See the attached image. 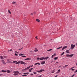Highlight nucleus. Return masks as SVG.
I'll return each instance as SVG.
<instances>
[{"instance_id":"obj_1","label":"nucleus","mask_w":77,"mask_h":77,"mask_svg":"<svg viewBox=\"0 0 77 77\" xmlns=\"http://www.w3.org/2000/svg\"><path fill=\"white\" fill-rule=\"evenodd\" d=\"M48 58H49V57H43L40 58V60H45V59L46 60H47V59H48Z\"/></svg>"},{"instance_id":"obj_2","label":"nucleus","mask_w":77,"mask_h":77,"mask_svg":"<svg viewBox=\"0 0 77 77\" xmlns=\"http://www.w3.org/2000/svg\"><path fill=\"white\" fill-rule=\"evenodd\" d=\"M30 68V66H29V67H28L25 68L24 69H23L22 70V71H23V72H24V71H26V70H27V69H29Z\"/></svg>"},{"instance_id":"obj_3","label":"nucleus","mask_w":77,"mask_h":77,"mask_svg":"<svg viewBox=\"0 0 77 77\" xmlns=\"http://www.w3.org/2000/svg\"><path fill=\"white\" fill-rule=\"evenodd\" d=\"M14 75H18L19 74V72L14 71Z\"/></svg>"},{"instance_id":"obj_4","label":"nucleus","mask_w":77,"mask_h":77,"mask_svg":"<svg viewBox=\"0 0 77 77\" xmlns=\"http://www.w3.org/2000/svg\"><path fill=\"white\" fill-rule=\"evenodd\" d=\"M75 45H73V44L71 45V49H73V48H74L75 47Z\"/></svg>"},{"instance_id":"obj_5","label":"nucleus","mask_w":77,"mask_h":77,"mask_svg":"<svg viewBox=\"0 0 77 77\" xmlns=\"http://www.w3.org/2000/svg\"><path fill=\"white\" fill-rule=\"evenodd\" d=\"M2 62L3 63V64H4V65H5L6 64V62L4 60H1Z\"/></svg>"},{"instance_id":"obj_6","label":"nucleus","mask_w":77,"mask_h":77,"mask_svg":"<svg viewBox=\"0 0 77 77\" xmlns=\"http://www.w3.org/2000/svg\"><path fill=\"white\" fill-rule=\"evenodd\" d=\"M27 63L23 62V61H20L21 64H23V65H26Z\"/></svg>"},{"instance_id":"obj_7","label":"nucleus","mask_w":77,"mask_h":77,"mask_svg":"<svg viewBox=\"0 0 77 77\" xmlns=\"http://www.w3.org/2000/svg\"><path fill=\"white\" fill-rule=\"evenodd\" d=\"M67 48V46H65L62 48V50H64L65 49V48Z\"/></svg>"},{"instance_id":"obj_8","label":"nucleus","mask_w":77,"mask_h":77,"mask_svg":"<svg viewBox=\"0 0 77 77\" xmlns=\"http://www.w3.org/2000/svg\"><path fill=\"white\" fill-rule=\"evenodd\" d=\"M44 69H41L40 70V71H38V72H42V71H44Z\"/></svg>"},{"instance_id":"obj_9","label":"nucleus","mask_w":77,"mask_h":77,"mask_svg":"<svg viewBox=\"0 0 77 77\" xmlns=\"http://www.w3.org/2000/svg\"><path fill=\"white\" fill-rule=\"evenodd\" d=\"M45 61H42L41 62V64L42 65H44V64H45Z\"/></svg>"},{"instance_id":"obj_10","label":"nucleus","mask_w":77,"mask_h":77,"mask_svg":"<svg viewBox=\"0 0 77 77\" xmlns=\"http://www.w3.org/2000/svg\"><path fill=\"white\" fill-rule=\"evenodd\" d=\"M21 63V61H18V62H17L16 63V65H17V64H19V63Z\"/></svg>"},{"instance_id":"obj_11","label":"nucleus","mask_w":77,"mask_h":77,"mask_svg":"<svg viewBox=\"0 0 77 77\" xmlns=\"http://www.w3.org/2000/svg\"><path fill=\"white\" fill-rule=\"evenodd\" d=\"M60 72V69H59L57 71V74H58V73H59V72Z\"/></svg>"},{"instance_id":"obj_12","label":"nucleus","mask_w":77,"mask_h":77,"mask_svg":"<svg viewBox=\"0 0 77 77\" xmlns=\"http://www.w3.org/2000/svg\"><path fill=\"white\" fill-rule=\"evenodd\" d=\"M41 65V64H40V63H37L35 64L34 65Z\"/></svg>"},{"instance_id":"obj_13","label":"nucleus","mask_w":77,"mask_h":77,"mask_svg":"<svg viewBox=\"0 0 77 77\" xmlns=\"http://www.w3.org/2000/svg\"><path fill=\"white\" fill-rule=\"evenodd\" d=\"M31 59L30 58H28L26 59H25V60H30Z\"/></svg>"},{"instance_id":"obj_14","label":"nucleus","mask_w":77,"mask_h":77,"mask_svg":"<svg viewBox=\"0 0 77 77\" xmlns=\"http://www.w3.org/2000/svg\"><path fill=\"white\" fill-rule=\"evenodd\" d=\"M2 72H7V71L6 70H2Z\"/></svg>"},{"instance_id":"obj_15","label":"nucleus","mask_w":77,"mask_h":77,"mask_svg":"<svg viewBox=\"0 0 77 77\" xmlns=\"http://www.w3.org/2000/svg\"><path fill=\"white\" fill-rule=\"evenodd\" d=\"M0 57L1 58V59H2V60L4 59V58L2 56H0Z\"/></svg>"},{"instance_id":"obj_16","label":"nucleus","mask_w":77,"mask_h":77,"mask_svg":"<svg viewBox=\"0 0 77 77\" xmlns=\"http://www.w3.org/2000/svg\"><path fill=\"white\" fill-rule=\"evenodd\" d=\"M38 51V49L37 48H35V52H36V51Z\"/></svg>"},{"instance_id":"obj_17","label":"nucleus","mask_w":77,"mask_h":77,"mask_svg":"<svg viewBox=\"0 0 77 77\" xmlns=\"http://www.w3.org/2000/svg\"><path fill=\"white\" fill-rule=\"evenodd\" d=\"M68 65H66L64 66H63V68H66V67L68 66Z\"/></svg>"},{"instance_id":"obj_18","label":"nucleus","mask_w":77,"mask_h":77,"mask_svg":"<svg viewBox=\"0 0 77 77\" xmlns=\"http://www.w3.org/2000/svg\"><path fill=\"white\" fill-rule=\"evenodd\" d=\"M7 72H8V73H10V72H11V71H10V70H7Z\"/></svg>"},{"instance_id":"obj_19","label":"nucleus","mask_w":77,"mask_h":77,"mask_svg":"<svg viewBox=\"0 0 77 77\" xmlns=\"http://www.w3.org/2000/svg\"><path fill=\"white\" fill-rule=\"evenodd\" d=\"M73 56H74V54L69 55V57H72Z\"/></svg>"},{"instance_id":"obj_20","label":"nucleus","mask_w":77,"mask_h":77,"mask_svg":"<svg viewBox=\"0 0 77 77\" xmlns=\"http://www.w3.org/2000/svg\"><path fill=\"white\" fill-rule=\"evenodd\" d=\"M57 59H58V57H55L54 58V60H57Z\"/></svg>"},{"instance_id":"obj_21","label":"nucleus","mask_w":77,"mask_h":77,"mask_svg":"<svg viewBox=\"0 0 77 77\" xmlns=\"http://www.w3.org/2000/svg\"><path fill=\"white\" fill-rule=\"evenodd\" d=\"M29 74V72H26L23 73V74L24 75Z\"/></svg>"},{"instance_id":"obj_22","label":"nucleus","mask_w":77,"mask_h":77,"mask_svg":"<svg viewBox=\"0 0 77 77\" xmlns=\"http://www.w3.org/2000/svg\"><path fill=\"white\" fill-rule=\"evenodd\" d=\"M62 47H63L62 46H61V47H60L58 48H57V49H60V48H62Z\"/></svg>"},{"instance_id":"obj_23","label":"nucleus","mask_w":77,"mask_h":77,"mask_svg":"<svg viewBox=\"0 0 77 77\" xmlns=\"http://www.w3.org/2000/svg\"><path fill=\"white\" fill-rule=\"evenodd\" d=\"M66 52L67 53H68V54L69 53V50L66 51Z\"/></svg>"},{"instance_id":"obj_24","label":"nucleus","mask_w":77,"mask_h":77,"mask_svg":"<svg viewBox=\"0 0 77 77\" xmlns=\"http://www.w3.org/2000/svg\"><path fill=\"white\" fill-rule=\"evenodd\" d=\"M36 21H37V22H39L40 21V20H39V19H36Z\"/></svg>"},{"instance_id":"obj_25","label":"nucleus","mask_w":77,"mask_h":77,"mask_svg":"<svg viewBox=\"0 0 77 77\" xmlns=\"http://www.w3.org/2000/svg\"><path fill=\"white\" fill-rule=\"evenodd\" d=\"M66 56L67 57H69V54H66Z\"/></svg>"},{"instance_id":"obj_26","label":"nucleus","mask_w":77,"mask_h":77,"mask_svg":"<svg viewBox=\"0 0 77 77\" xmlns=\"http://www.w3.org/2000/svg\"><path fill=\"white\" fill-rule=\"evenodd\" d=\"M51 50H52V49H49L48 50H47V51H51Z\"/></svg>"},{"instance_id":"obj_27","label":"nucleus","mask_w":77,"mask_h":77,"mask_svg":"<svg viewBox=\"0 0 77 77\" xmlns=\"http://www.w3.org/2000/svg\"><path fill=\"white\" fill-rule=\"evenodd\" d=\"M63 54H64V52H63L61 54V56H62V55H63Z\"/></svg>"},{"instance_id":"obj_28","label":"nucleus","mask_w":77,"mask_h":77,"mask_svg":"<svg viewBox=\"0 0 77 77\" xmlns=\"http://www.w3.org/2000/svg\"><path fill=\"white\" fill-rule=\"evenodd\" d=\"M12 4H15L16 3V2H12Z\"/></svg>"},{"instance_id":"obj_29","label":"nucleus","mask_w":77,"mask_h":77,"mask_svg":"<svg viewBox=\"0 0 77 77\" xmlns=\"http://www.w3.org/2000/svg\"><path fill=\"white\" fill-rule=\"evenodd\" d=\"M23 55H24L23 54H19V56H23Z\"/></svg>"},{"instance_id":"obj_30","label":"nucleus","mask_w":77,"mask_h":77,"mask_svg":"<svg viewBox=\"0 0 77 77\" xmlns=\"http://www.w3.org/2000/svg\"><path fill=\"white\" fill-rule=\"evenodd\" d=\"M8 12H9V13H10V14H11V12H10V10H8Z\"/></svg>"},{"instance_id":"obj_31","label":"nucleus","mask_w":77,"mask_h":77,"mask_svg":"<svg viewBox=\"0 0 77 77\" xmlns=\"http://www.w3.org/2000/svg\"><path fill=\"white\" fill-rule=\"evenodd\" d=\"M37 60H40V58H39V57H38L37 58Z\"/></svg>"},{"instance_id":"obj_32","label":"nucleus","mask_w":77,"mask_h":77,"mask_svg":"<svg viewBox=\"0 0 77 77\" xmlns=\"http://www.w3.org/2000/svg\"><path fill=\"white\" fill-rule=\"evenodd\" d=\"M13 63H16V62H17V61H13Z\"/></svg>"},{"instance_id":"obj_33","label":"nucleus","mask_w":77,"mask_h":77,"mask_svg":"<svg viewBox=\"0 0 77 77\" xmlns=\"http://www.w3.org/2000/svg\"><path fill=\"white\" fill-rule=\"evenodd\" d=\"M22 57H26V56H22Z\"/></svg>"},{"instance_id":"obj_34","label":"nucleus","mask_w":77,"mask_h":77,"mask_svg":"<svg viewBox=\"0 0 77 77\" xmlns=\"http://www.w3.org/2000/svg\"><path fill=\"white\" fill-rule=\"evenodd\" d=\"M74 75H75V74H73L72 75L71 77H73L74 76Z\"/></svg>"},{"instance_id":"obj_35","label":"nucleus","mask_w":77,"mask_h":77,"mask_svg":"<svg viewBox=\"0 0 77 77\" xmlns=\"http://www.w3.org/2000/svg\"><path fill=\"white\" fill-rule=\"evenodd\" d=\"M4 58H6V57H7L6 56H4Z\"/></svg>"},{"instance_id":"obj_36","label":"nucleus","mask_w":77,"mask_h":77,"mask_svg":"<svg viewBox=\"0 0 77 77\" xmlns=\"http://www.w3.org/2000/svg\"><path fill=\"white\" fill-rule=\"evenodd\" d=\"M77 72V70H76V71H75V72H74V73H76V72Z\"/></svg>"},{"instance_id":"obj_37","label":"nucleus","mask_w":77,"mask_h":77,"mask_svg":"<svg viewBox=\"0 0 77 77\" xmlns=\"http://www.w3.org/2000/svg\"><path fill=\"white\" fill-rule=\"evenodd\" d=\"M33 74H37V73L36 72H33Z\"/></svg>"},{"instance_id":"obj_38","label":"nucleus","mask_w":77,"mask_h":77,"mask_svg":"<svg viewBox=\"0 0 77 77\" xmlns=\"http://www.w3.org/2000/svg\"><path fill=\"white\" fill-rule=\"evenodd\" d=\"M18 55L17 54H15V56H18Z\"/></svg>"},{"instance_id":"obj_39","label":"nucleus","mask_w":77,"mask_h":77,"mask_svg":"<svg viewBox=\"0 0 77 77\" xmlns=\"http://www.w3.org/2000/svg\"><path fill=\"white\" fill-rule=\"evenodd\" d=\"M29 72H32V70H31L30 69H29Z\"/></svg>"},{"instance_id":"obj_40","label":"nucleus","mask_w":77,"mask_h":77,"mask_svg":"<svg viewBox=\"0 0 77 77\" xmlns=\"http://www.w3.org/2000/svg\"><path fill=\"white\" fill-rule=\"evenodd\" d=\"M2 75H3V74H0V76H2Z\"/></svg>"},{"instance_id":"obj_41","label":"nucleus","mask_w":77,"mask_h":77,"mask_svg":"<svg viewBox=\"0 0 77 77\" xmlns=\"http://www.w3.org/2000/svg\"><path fill=\"white\" fill-rule=\"evenodd\" d=\"M24 76H27V75H22L23 77H24Z\"/></svg>"},{"instance_id":"obj_42","label":"nucleus","mask_w":77,"mask_h":77,"mask_svg":"<svg viewBox=\"0 0 77 77\" xmlns=\"http://www.w3.org/2000/svg\"><path fill=\"white\" fill-rule=\"evenodd\" d=\"M56 54L55 53V54H54V55H53V56H55Z\"/></svg>"},{"instance_id":"obj_43","label":"nucleus","mask_w":77,"mask_h":77,"mask_svg":"<svg viewBox=\"0 0 77 77\" xmlns=\"http://www.w3.org/2000/svg\"><path fill=\"white\" fill-rule=\"evenodd\" d=\"M38 37L37 36H36L35 37V38H36V39H38V38H37Z\"/></svg>"},{"instance_id":"obj_44","label":"nucleus","mask_w":77,"mask_h":77,"mask_svg":"<svg viewBox=\"0 0 77 77\" xmlns=\"http://www.w3.org/2000/svg\"><path fill=\"white\" fill-rule=\"evenodd\" d=\"M74 69H72L71 70L72 71H74Z\"/></svg>"},{"instance_id":"obj_45","label":"nucleus","mask_w":77,"mask_h":77,"mask_svg":"<svg viewBox=\"0 0 77 77\" xmlns=\"http://www.w3.org/2000/svg\"><path fill=\"white\" fill-rule=\"evenodd\" d=\"M15 53H16L17 54H18V52H17V51H15Z\"/></svg>"},{"instance_id":"obj_46","label":"nucleus","mask_w":77,"mask_h":77,"mask_svg":"<svg viewBox=\"0 0 77 77\" xmlns=\"http://www.w3.org/2000/svg\"><path fill=\"white\" fill-rule=\"evenodd\" d=\"M12 50L11 49V50H9V51H12Z\"/></svg>"},{"instance_id":"obj_47","label":"nucleus","mask_w":77,"mask_h":77,"mask_svg":"<svg viewBox=\"0 0 77 77\" xmlns=\"http://www.w3.org/2000/svg\"><path fill=\"white\" fill-rule=\"evenodd\" d=\"M29 69L31 70H32V69H33V68H32L31 69Z\"/></svg>"},{"instance_id":"obj_48","label":"nucleus","mask_w":77,"mask_h":77,"mask_svg":"<svg viewBox=\"0 0 77 77\" xmlns=\"http://www.w3.org/2000/svg\"><path fill=\"white\" fill-rule=\"evenodd\" d=\"M31 75H33V74H31Z\"/></svg>"},{"instance_id":"obj_49","label":"nucleus","mask_w":77,"mask_h":77,"mask_svg":"<svg viewBox=\"0 0 77 77\" xmlns=\"http://www.w3.org/2000/svg\"><path fill=\"white\" fill-rule=\"evenodd\" d=\"M53 56H54V55H52V58H53V57H54Z\"/></svg>"},{"instance_id":"obj_50","label":"nucleus","mask_w":77,"mask_h":77,"mask_svg":"<svg viewBox=\"0 0 77 77\" xmlns=\"http://www.w3.org/2000/svg\"><path fill=\"white\" fill-rule=\"evenodd\" d=\"M71 69H72V68H70V69H69L70 70H71Z\"/></svg>"},{"instance_id":"obj_51","label":"nucleus","mask_w":77,"mask_h":77,"mask_svg":"<svg viewBox=\"0 0 77 77\" xmlns=\"http://www.w3.org/2000/svg\"><path fill=\"white\" fill-rule=\"evenodd\" d=\"M31 15H33V13L31 14Z\"/></svg>"},{"instance_id":"obj_52","label":"nucleus","mask_w":77,"mask_h":77,"mask_svg":"<svg viewBox=\"0 0 77 77\" xmlns=\"http://www.w3.org/2000/svg\"><path fill=\"white\" fill-rule=\"evenodd\" d=\"M53 62V61H52L51 62V63H52V62Z\"/></svg>"},{"instance_id":"obj_53","label":"nucleus","mask_w":77,"mask_h":77,"mask_svg":"<svg viewBox=\"0 0 77 77\" xmlns=\"http://www.w3.org/2000/svg\"><path fill=\"white\" fill-rule=\"evenodd\" d=\"M56 63H56H58V62H56V63Z\"/></svg>"},{"instance_id":"obj_54","label":"nucleus","mask_w":77,"mask_h":77,"mask_svg":"<svg viewBox=\"0 0 77 77\" xmlns=\"http://www.w3.org/2000/svg\"><path fill=\"white\" fill-rule=\"evenodd\" d=\"M52 73H54V72H52Z\"/></svg>"},{"instance_id":"obj_55","label":"nucleus","mask_w":77,"mask_h":77,"mask_svg":"<svg viewBox=\"0 0 77 77\" xmlns=\"http://www.w3.org/2000/svg\"><path fill=\"white\" fill-rule=\"evenodd\" d=\"M32 66H33V65H32V66H30V67H32Z\"/></svg>"},{"instance_id":"obj_56","label":"nucleus","mask_w":77,"mask_h":77,"mask_svg":"<svg viewBox=\"0 0 77 77\" xmlns=\"http://www.w3.org/2000/svg\"><path fill=\"white\" fill-rule=\"evenodd\" d=\"M75 45H77V43L75 44Z\"/></svg>"},{"instance_id":"obj_57","label":"nucleus","mask_w":77,"mask_h":77,"mask_svg":"<svg viewBox=\"0 0 77 77\" xmlns=\"http://www.w3.org/2000/svg\"><path fill=\"white\" fill-rule=\"evenodd\" d=\"M72 69L74 68V67H72Z\"/></svg>"},{"instance_id":"obj_58","label":"nucleus","mask_w":77,"mask_h":77,"mask_svg":"<svg viewBox=\"0 0 77 77\" xmlns=\"http://www.w3.org/2000/svg\"><path fill=\"white\" fill-rule=\"evenodd\" d=\"M19 50H21V49H19Z\"/></svg>"},{"instance_id":"obj_59","label":"nucleus","mask_w":77,"mask_h":77,"mask_svg":"<svg viewBox=\"0 0 77 77\" xmlns=\"http://www.w3.org/2000/svg\"><path fill=\"white\" fill-rule=\"evenodd\" d=\"M69 0H67V1H68Z\"/></svg>"},{"instance_id":"obj_60","label":"nucleus","mask_w":77,"mask_h":77,"mask_svg":"<svg viewBox=\"0 0 77 77\" xmlns=\"http://www.w3.org/2000/svg\"><path fill=\"white\" fill-rule=\"evenodd\" d=\"M71 18H72V17H71Z\"/></svg>"},{"instance_id":"obj_61","label":"nucleus","mask_w":77,"mask_h":77,"mask_svg":"<svg viewBox=\"0 0 77 77\" xmlns=\"http://www.w3.org/2000/svg\"><path fill=\"white\" fill-rule=\"evenodd\" d=\"M59 67H60V66Z\"/></svg>"}]
</instances>
